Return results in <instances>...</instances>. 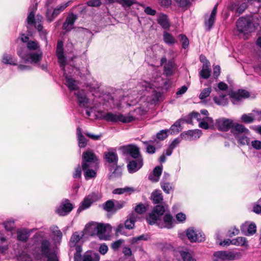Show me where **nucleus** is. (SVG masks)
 I'll list each match as a JSON object with an SVG mask.
<instances>
[{
    "mask_svg": "<svg viewBox=\"0 0 261 261\" xmlns=\"http://www.w3.org/2000/svg\"><path fill=\"white\" fill-rule=\"evenodd\" d=\"M136 212L139 214H142L146 211V207L142 203L138 204L135 208Z\"/></svg>",
    "mask_w": 261,
    "mask_h": 261,
    "instance_id": "obj_56",
    "label": "nucleus"
},
{
    "mask_svg": "<svg viewBox=\"0 0 261 261\" xmlns=\"http://www.w3.org/2000/svg\"><path fill=\"white\" fill-rule=\"evenodd\" d=\"M105 159L109 163L117 164L118 162V156L115 151H109L105 153Z\"/></svg>",
    "mask_w": 261,
    "mask_h": 261,
    "instance_id": "obj_26",
    "label": "nucleus"
},
{
    "mask_svg": "<svg viewBox=\"0 0 261 261\" xmlns=\"http://www.w3.org/2000/svg\"><path fill=\"white\" fill-rule=\"evenodd\" d=\"M116 1L125 9L129 8L132 5L136 3L135 0H116Z\"/></svg>",
    "mask_w": 261,
    "mask_h": 261,
    "instance_id": "obj_42",
    "label": "nucleus"
},
{
    "mask_svg": "<svg viewBox=\"0 0 261 261\" xmlns=\"http://www.w3.org/2000/svg\"><path fill=\"white\" fill-rule=\"evenodd\" d=\"M97 200V196L96 194L91 193L84 199L81 202V205L78 209V211H82L84 210L89 208L91 204Z\"/></svg>",
    "mask_w": 261,
    "mask_h": 261,
    "instance_id": "obj_12",
    "label": "nucleus"
},
{
    "mask_svg": "<svg viewBox=\"0 0 261 261\" xmlns=\"http://www.w3.org/2000/svg\"><path fill=\"white\" fill-rule=\"evenodd\" d=\"M187 236L191 242H202L204 240V235L200 231L190 228L187 230Z\"/></svg>",
    "mask_w": 261,
    "mask_h": 261,
    "instance_id": "obj_10",
    "label": "nucleus"
},
{
    "mask_svg": "<svg viewBox=\"0 0 261 261\" xmlns=\"http://www.w3.org/2000/svg\"><path fill=\"white\" fill-rule=\"evenodd\" d=\"M167 209V206L157 205L152 210L147 218L148 223L150 225L156 223L161 227L171 228L173 226L174 219L170 214H166L163 217V224H161V217Z\"/></svg>",
    "mask_w": 261,
    "mask_h": 261,
    "instance_id": "obj_1",
    "label": "nucleus"
},
{
    "mask_svg": "<svg viewBox=\"0 0 261 261\" xmlns=\"http://www.w3.org/2000/svg\"><path fill=\"white\" fill-rule=\"evenodd\" d=\"M202 132L200 129L189 130L182 133L180 137L185 140L192 141L199 138Z\"/></svg>",
    "mask_w": 261,
    "mask_h": 261,
    "instance_id": "obj_13",
    "label": "nucleus"
},
{
    "mask_svg": "<svg viewBox=\"0 0 261 261\" xmlns=\"http://www.w3.org/2000/svg\"><path fill=\"white\" fill-rule=\"evenodd\" d=\"M97 227L98 223H90L85 226V233L90 236L97 235Z\"/></svg>",
    "mask_w": 261,
    "mask_h": 261,
    "instance_id": "obj_23",
    "label": "nucleus"
},
{
    "mask_svg": "<svg viewBox=\"0 0 261 261\" xmlns=\"http://www.w3.org/2000/svg\"><path fill=\"white\" fill-rule=\"evenodd\" d=\"M27 47L30 50H36L39 46L36 41H30L28 42Z\"/></svg>",
    "mask_w": 261,
    "mask_h": 261,
    "instance_id": "obj_57",
    "label": "nucleus"
},
{
    "mask_svg": "<svg viewBox=\"0 0 261 261\" xmlns=\"http://www.w3.org/2000/svg\"><path fill=\"white\" fill-rule=\"evenodd\" d=\"M230 243H231V244L236 246H241L243 247L248 246V242L246 239L244 237H238L236 239H232Z\"/></svg>",
    "mask_w": 261,
    "mask_h": 261,
    "instance_id": "obj_33",
    "label": "nucleus"
},
{
    "mask_svg": "<svg viewBox=\"0 0 261 261\" xmlns=\"http://www.w3.org/2000/svg\"><path fill=\"white\" fill-rule=\"evenodd\" d=\"M158 22L164 28L167 29L170 24L167 18V16L163 14H161L158 16Z\"/></svg>",
    "mask_w": 261,
    "mask_h": 261,
    "instance_id": "obj_31",
    "label": "nucleus"
},
{
    "mask_svg": "<svg viewBox=\"0 0 261 261\" xmlns=\"http://www.w3.org/2000/svg\"><path fill=\"white\" fill-rule=\"evenodd\" d=\"M97 236L100 240H107L109 234L111 232L112 227L109 224L98 223Z\"/></svg>",
    "mask_w": 261,
    "mask_h": 261,
    "instance_id": "obj_9",
    "label": "nucleus"
},
{
    "mask_svg": "<svg viewBox=\"0 0 261 261\" xmlns=\"http://www.w3.org/2000/svg\"><path fill=\"white\" fill-rule=\"evenodd\" d=\"M242 121L246 123H252L254 119V113L253 114H243L241 118Z\"/></svg>",
    "mask_w": 261,
    "mask_h": 261,
    "instance_id": "obj_41",
    "label": "nucleus"
},
{
    "mask_svg": "<svg viewBox=\"0 0 261 261\" xmlns=\"http://www.w3.org/2000/svg\"><path fill=\"white\" fill-rule=\"evenodd\" d=\"M168 131H169V130H164V129H163V130L160 131V132H159L156 134V138L160 140H164L167 137V136H168L167 132Z\"/></svg>",
    "mask_w": 261,
    "mask_h": 261,
    "instance_id": "obj_50",
    "label": "nucleus"
},
{
    "mask_svg": "<svg viewBox=\"0 0 261 261\" xmlns=\"http://www.w3.org/2000/svg\"><path fill=\"white\" fill-rule=\"evenodd\" d=\"M30 12L27 17V22L29 24H35V27L37 28L39 32L43 30L42 24L36 21L35 18V11L36 10V6H33V8L31 9Z\"/></svg>",
    "mask_w": 261,
    "mask_h": 261,
    "instance_id": "obj_17",
    "label": "nucleus"
},
{
    "mask_svg": "<svg viewBox=\"0 0 261 261\" xmlns=\"http://www.w3.org/2000/svg\"><path fill=\"white\" fill-rule=\"evenodd\" d=\"M104 209L107 212L115 211V204L112 200L107 201L104 204Z\"/></svg>",
    "mask_w": 261,
    "mask_h": 261,
    "instance_id": "obj_44",
    "label": "nucleus"
},
{
    "mask_svg": "<svg viewBox=\"0 0 261 261\" xmlns=\"http://www.w3.org/2000/svg\"><path fill=\"white\" fill-rule=\"evenodd\" d=\"M155 141L154 140H149L147 141H142L143 144L146 145V152L149 154H153L155 152V148L154 146L151 144L153 143Z\"/></svg>",
    "mask_w": 261,
    "mask_h": 261,
    "instance_id": "obj_38",
    "label": "nucleus"
},
{
    "mask_svg": "<svg viewBox=\"0 0 261 261\" xmlns=\"http://www.w3.org/2000/svg\"><path fill=\"white\" fill-rule=\"evenodd\" d=\"M4 227L6 230L11 231L14 226V222L11 221H8L4 223Z\"/></svg>",
    "mask_w": 261,
    "mask_h": 261,
    "instance_id": "obj_60",
    "label": "nucleus"
},
{
    "mask_svg": "<svg viewBox=\"0 0 261 261\" xmlns=\"http://www.w3.org/2000/svg\"><path fill=\"white\" fill-rule=\"evenodd\" d=\"M77 17L73 14H71L67 17L66 21L63 25V28L67 31L72 29L73 24L76 19Z\"/></svg>",
    "mask_w": 261,
    "mask_h": 261,
    "instance_id": "obj_22",
    "label": "nucleus"
},
{
    "mask_svg": "<svg viewBox=\"0 0 261 261\" xmlns=\"http://www.w3.org/2000/svg\"><path fill=\"white\" fill-rule=\"evenodd\" d=\"M241 253L239 252L220 251L213 254V261H230L241 258Z\"/></svg>",
    "mask_w": 261,
    "mask_h": 261,
    "instance_id": "obj_6",
    "label": "nucleus"
},
{
    "mask_svg": "<svg viewBox=\"0 0 261 261\" xmlns=\"http://www.w3.org/2000/svg\"><path fill=\"white\" fill-rule=\"evenodd\" d=\"M214 121L212 118L206 117L199 121V126L203 129H207L213 125Z\"/></svg>",
    "mask_w": 261,
    "mask_h": 261,
    "instance_id": "obj_27",
    "label": "nucleus"
},
{
    "mask_svg": "<svg viewBox=\"0 0 261 261\" xmlns=\"http://www.w3.org/2000/svg\"><path fill=\"white\" fill-rule=\"evenodd\" d=\"M179 38L182 43V47L185 49L188 47L189 44L188 38L185 35L181 34L179 35Z\"/></svg>",
    "mask_w": 261,
    "mask_h": 261,
    "instance_id": "obj_48",
    "label": "nucleus"
},
{
    "mask_svg": "<svg viewBox=\"0 0 261 261\" xmlns=\"http://www.w3.org/2000/svg\"><path fill=\"white\" fill-rule=\"evenodd\" d=\"M125 225L123 226L122 224H119L115 229V233L117 236L119 234H125Z\"/></svg>",
    "mask_w": 261,
    "mask_h": 261,
    "instance_id": "obj_52",
    "label": "nucleus"
},
{
    "mask_svg": "<svg viewBox=\"0 0 261 261\" xmlns=\"http://www.w3.org/2000/svg\"><path fill=\"white\" fill-rule=\"evenodd\" d=\"M124 242L123 240L120 239L118 240L113 243L111 244V247L114 250H117L121 246L122 243Z\"/></svg>",
    "mask_w": 261,
    "mask_h": 261,
    "instance_id": "obj_58",
    "label": "nucleus"
},
{
    "mask_svg": "<svg viewBox=\"0 0 261 261\" xmlns=\"http://www.w3.org/2000/svg\"><path fill=\"white\" fill-rule=\"evenodd\" d=\"M87 4L90 7H98L101 4L100 0H90L87 2Z\"/></svg>",
    "mask_w": 261,
    "mask_h": 261,
    "instance_id": "obj_61",
    "label": "nucleus"
},
{
    "mask_svg": "<svg viewBox=\"0 0 261 261\" xmlns=\"http://www.w3.org/2000/svg\"><path fill=\"white\" fill-rule=\"evenodd\" d=\"M211 72L210 62L205 59V62L203 63L202 69L199 73L200 76L203 79H207L210 77Z\"/></svg>",
    "mask_w": 261,
    "mask_h": 261,
    "instance_id": "obj_21",
    "label": "nucleus"
},
{
    "mask_svg": "<svg viewBox=\"0 0 261 261\" xmlns=\"http://www.w3.org/2000/svg\"><path fill=\"white\" fill-rule=\"evenodd\" d=\"M50 243L47 240H43L41 243V249L42 253L47 258L51 257L49 252Z\"/></svg>",
    "mask_w": 261,
    "mask_h": 261,
    "instance_id": "obj_29",
    "label": "nucleus"
},
{
    "mask_svg": "<svg viewBox=\"0 0 261 261\" xmlns=\"http://www.w3.org/2000/svg\"><path fill=\"white\" fill-rule=\"evenodd\" d=\"M134 190L132 188L125 187L124 188H117L113 190V193L114 194H122L124 193H132Z\"/></svg>",
    "mask_w": 261,
    "mask_h": 261,
    "instance_id": "obj_40",
    "label": "nucleus"
},
{
    "mask_svg": "<svg viewBox=\"0 0 261 261\" xmlns=\"http://www.w3.org/2000/svg\"><path fill=\"white\" fill-rule=\"evenodd\" d=\"M184 261H196L192 255L189 252H184L181 254Z\"/></svg>",
    "mask_w": 261,
    "mask_h": 261,
    "instance_id": "obj_54",
    "label": "nucleus"
},
{
    "mask_svg": "<svg viewBox=\"0 0 261 261\" xmlns=\"http://www.w3.org/2000/svg\"><path fill=\"white\" fill-rule=\"evenodd\" d=\"M163 37L164 41L169 45L174 44L176 42L175 38L167 32L163 33Z\"/></svg>",
    "mask_w": 261,
    "mask_h": 261,
    "instance_id": "obj_34",
    "label": "nucleus"
},
{
    "mask_svg": "<svg viewBox=\"0 0 261 261\" xmlns=\"http://www.w3.org/2000/svg\"><path fill=\"white\" fill-rule=\"evenodd\" d=\"M64 71V76L65 77V84L70 90H74L77 89V82L72 78L68 77L65 71Z\"/></svg>",
    "mask_w": 261,
    "mask_h": 261,
    "instance_id": "obj_28",
    "label": "nucleus"
},
{
    "mask_svg": "<svg viewBox=\"0 0 261 261\" xmlns=\"http://www.w3.org/2000/svg\"><path fill=\"white\" fill-rule=\"evenodd\" d=\"M211 91L212 89L210 87L203 89L199 94V98L201 100L204 99L210 95Z\"/></svg>",
    "mask_w": 261,
    "mask_h": 261,
    "instance_id": "obj_45",
    "label": "nucleus"
},
{
    "mask_svg": "<svg viewBox=\"0 0 261 261\" xmlns=\"http://www.w3.org/2000/svg\"><path fill=\"white\" fill-rule=\"evenodd\" d=\"M3 62L5 64L10 65H16V61L13 59L11 55L5 54L4 55L3 58Z\"/></svg>",
    "mask_w": 261,
    "mask_h": 261,
    "instance_id": "obj_43",
    "label": "nucleus"
},
{
    "mask_svg": "<svg viewBox=\"0 0 261 261\" xmlns=\"http://www.w3.org/2000/svg\"><path fill=\"white\" fill-rule=\"evenodd\" d=\"M234 125L232 120L222 118L216 120L215 126L220 130L227 131L230 128L232 129Z\"/></svg>",
    "mask_w": 261,
    "mask_h": 261,
    "instance_id": "obj_11",
    "label": "nucleus"
},
{
    "mask_svg": "<svg viewBox=\"0 0 261 261\" xmlns=\"http://www.w3.org/2000/svg\"><path fill=\"white\" fill-rule=\"evenodd\" d=\"M257 25L252 16L242 17L237 21V30L240 34L244 35L245 39L247 38V35L255 31Z\"/></svg>",
    "mask_w": 261,
    "mask_h": 261,
    "instance_id": "obj_3",
    "label": "nucleus"
},
{
    "mask_svg": "<svg viewBox=\"0 0 261 261\" xmlns=\"http://www.w3.org/2000/svg\"><path fill=\"white\" fill-rule=\"evenodd\" d=\"M50 230L54 236H57L59 238H61L62 233L56 226H53L50 228Z\"/></svg>",
    "mask_w": 261,
    "mask_h": 261,
    "instance_id": "obj_55",
    "label": "nucleus"
},
{
    "mask_svg": "<svg viewBox=\"0 0 261 261\" xmlns=\"http://www.w3.org/2000/svg\"><path fill=\"white\" fill-rule=\"evenodd\" d=\"M231 132L240 145L244 146L249 144L250 132L245 126L237 123L234 124Z\"/></svg>",
    "mask_w": 261,
    "mask_h": 261,
    "instance_id": "obj_4",
    "label": "nucleus"
},
{
    "mask_svg": "<svg viewBox=\"0 0 261 261\" xmlns=\"http://www.w3.org/2000/svg\"><path fill=\"white\" fill-rule=\"evenodd\" d=\"M225 95L222 94L218 97H214V101L218 105L225 106L227 104V99L225 98Z\"/></svg>",
    "mask_w": 261,
    "mask_h": 261,
    "instance_id": "obj_39",
    "label": "nucleus"
},
{
    "mask_svg": "<svg viewBox=\"0 0 261 261\" xmlns=\"http://www.w3.org/2000/svg\"><path fill=\"white\" fill-rule=\"evenodd\" d=\"M162 172V166H157L154 169L152 173L149 175L148 178L152 181L157 182L159 180Z\"/></svg>",
    "mask_w": 261,
    "mask_h": 261,
    "instance_id": "obj_25",
    "label": "nucleus"
},
{
    "mask_svg": "<svg viewBox=\"0 0 261 261\" xmlns=\"http://www.w3.org/2000/svg\"><path fill=\"white\" fill-rule=\"evenodd\" d=\"M70 2H68L65 4H62L57 6L53 11L51 16H49V12L48 11L46 12V17L47 20L49 21H51L53 19L57 17L61 12H62L66 7H67L70 4Z\"/></svg>",
    "mask_w": 261,
    "mask_h": 261,
    "instance_id": "obj_18",
    "label": "nucleus"
},
{
    "mask_svg": "<svg viewBox=\"0 0 261 261\" xmlns=\"http://www.w3.org/2000/svg\"><path fill=\"white\" fill-rule=\"evenodd\" d=\"M143 165V158L130 161L127 165V169L130 173H134L140 169Z\"/></svg>",
    "mask_w": 261,
    "mask_h": 261,
    "instance_id": "obj_15",
    "label": "nucleus"
},
{
    "mask_svg": "<svg viewBox=\"0 0 261 261\" xmlns=\"http://www.w3.org/2000/svg\"><path fill=\"white\" fill-rule=\"evenodd\" d=\"M83 261H99L98 254L92 252H87L83 256Z\"/></svg>",
    "mask_w": 261,
    "mask_h": 261,
    "instance_id": "obj_30",
    "label": "nucleus"
},
{
    "mask_svg": "<svg viewBox=\"0 0 261 261\" xmlns=\"http://www.w3.org/2000/svg\"><path fill=\"white\" fill-rule=\"evenodd\" d=\"M82 170L80 166L79 165L76 168L75 172L73 174L74 178H80L81 177Z\"/></svg>",
    "mask_w": 261,
    "mask_h": 261,
    "instance_id": "obj_63",
    "label": "nucleus"
},
{
    "mask_svg": "<svg viewBox=\"0 0 261 261\" xmlns=\"http://www.w3.org/2000/svg\"><path fill=\"white\" fill-rule=\"evenodd\" d=\"M181 121L180 120H178L171 126L169 130L171 134H177L182 130V127L181 126Z\"/></svg>",
    "mask_w": 261,
    "mask_h": 261,
    "instance_id": "obj_35",
    "label": "nucleus"
},
{
    "mask_svg": "<svg viewBox=\"0 0 261 261\" xmlns=\"http://www.w3.org/2000/svg\"><path fill=\"white\" fill-rule=\"evenodd\" d=\"M175 1L180 7H187L190 3L189 0H175Z\"/></svg>",
    "mask_w": 261,
    "mask_h": 261,
    "instance_id": "obj_62",
    "label": "nucleus"
},
{
    "mask_svg": "<svg viewBox=\"0 0 261 261\" xmlns=\"http://www.w3.org/2000/svg\"><path fill=\"white\" fill-rule=\"evenodd\" d=\"M241 230L246 236L252 235L256 232V225L254 223L249 224L248 222H245L241 226Z\"/></svg>",
    "mask_w": 261,
    "mask_h": 261,
    "instance_id": "obj_19",
    "label": "nucleus"
},
{
    "mask_svg": "<svg viewBox=\"0 0 261 261\" xmlns=\"http://www.w3.org/2000/svg\"><path fill=\"white\" fill-rule=\"evenodd\" d=\"M136 221V217L134 214L129 215V218L125 221L124 225L126 229H133L135 226Z\"/></svg>",
    "mask_w": 261,
    "mask_h": 261,
    "instance_id": "obj_37",
    "label": "nucleus"
},
{
    "mask_svg": "<svg viewBox=\"0 0 261 261\" xmlns=\"http://www.w3.org/2000/svg\"><path fill=\"white\" fill-rule=\"evenodd\" d=\"M252 147L256 150L261 149V142L258 140H254L251 142Z\"/></svg>",
    "mask_w": 261,
    "mask_h": 261,
    "instance_id": "obj_64",
    "label": "nucleus"
},
{
    "mask_svg": "<svg viewBox=\"0 0 261 261\" xmlns=\"http://www.w3.org/2000/svg\"><path fill=\"white\" fill-rule=\"evenodd\" d=\"M151 198L154 204L161 203L163 201V196L160 191H155L151 194Z\"/></svg>",
    "mask_w": 261,
    "mask_h": 261,
    "instance_id": "obj_36",
    "label": "nucleus"
},
{
    "mask_svg": "<svg viewBox=\"0 0 261 261\" xmlns=\"http://www.w3.org/2000/svg\"><path fill=\"white\" fill-rule=\"evenodd\" d=\"M56 54L59 60V62L60 64V67L63 71H65V65L66 61L64 56L63 49H57Z\"/></svg>",
    "mask_w": 261,
    "mask_h": 261,
    "instance_id": "obj_32",
    "label": "nucleus"
},
{
    "mask_svg": "<svg viewBox=\"0 0 261 261\" xmlns=\"http://www.w3.org/2000/svg\"><path fill=\"white\" fill-rule=\"evenodd\" d=\"M138 88H142V90L147 91L152 88V85L146 81H143L138 85Z\"/></svg>",
    "mask_w": 261,
    "mask_h": 261,
    "instance_id": "obj_46",
    "label": "nucleus"
},
{
    "mask_svg": "<svg viewBox=\"0 0 261 261\" xmlns=\"http://www.w3.org/2000/svg\"><path fill=\"white\" fill-rule=\"evenodd\" d=\"M249 93L245 90H239L237 92H233L231 94V101L233 104H237L244 98H248Z\"/></svg>",
    "mask_w": 261,
    "mask_h": 261,
    "instance_id": "obj_16",
    "label": "nucleus"
},
{
    "mask_svg": "<svg viewBox=\"0 0 261 261\" xmlns=\"http://www.w3.org/2000/svg\"><path fill=\"white\" fill-rule=\"evenodd\" d=\"M123 154H130L134 159H138L142 158L140 154L139 148L134 144L122 146L119 148Z\"/></svg>",
    "mask_w": 261,
    "mask_h": 261,
    "instance_id": "obj_8",
    "label": "nucleus"
},
{
    "mask_svg": "<svg viewBox=\"0 0 261 261\" xmlns=\"http://www.w3.org/2000/svg\"><path fill=\"white\" fill-rule=\"evenodd\" d=\"M18 56L22 59L25 62H29L33 64H37L40 61L42 54L41 53H34L25 54L24 49H21L18 51Z\"/></svg>",
    "mask_w": 261,
    "mask_h": 261,
    "instance_id": "obj_7",
    "label": "nucleus"
},
{
    "mask_svg": "<svg viewBox=\"0 0 261 261\" xmlns=\"http://www.w3.org/2000/svg\"><path fill=\"white\" fill-rule=\"evenodd\" d=\"M72 209V204L69 202L68 200H66L62 202L57 208L56 212L60 216H63L67 215Z\"/></svg>",
    "mask_w": 261,
    "mask_h": 261,
    "instance_id": "obj_14",
    "label": "nucleus"
},
{
    "mask_svg": "<svg viewBox=\"0 0 261 261\" xmlns=\"http://www.w3.org/2000/svg\"><path fill=\"white\" fill-rule=\"evenodd\" d=\"M75 94L77 95L80 106L83 107H86L88 103V99L86 96L85 92L83 90L78 91Z\"/></svg>",
    "mask_w": 261,
    "mask_h": 261,
    "instance_id": "obj_24",
    "label": "nucleus"
},
{
    "mask_svg": "<svg viewBox=\"0 0 261 261\" xmlns=\"http://www.w3.org/2000/svg\"><path fill=\"white\" fill-rule=\"evenodd\" d=\"M79 146L81 148L85 147L87 145V140L85 137L83 135L77 137Z\"/></svg>",
    "mask_w": 261,
    "mask_h": 261,
    "instance_id": "obj_53",
    "label": "nucleus"
},
{
    "mask_svg": "<svg viewBox=\"0 0 261 261\" xmlns=\"http://www.w3.org/2000/svg\"><path fill=\"white\" fill-rule=\"evenodd\" d=\"M161 187L163 191L167 194H169L172 190L171 186L168 182L162 183Z\"/></svg>",
    "mask_w": 261,
    "mask_h": 261,
    "instance_id": "obj_59",
    "label": "nucleus"
},
{
    "mask_svg": "<svg viewBox=\"0 0 261 261\" xmlns=\"http://www.w3.org/2000/svg\"><path fill=\"white\" fill-rule=\"evenodd\" d=\"M81 238V237L78 232H74L72 234L70 241L71 246H74L80 240Z\"/></svg>",
    "mask_w": 261,
    "mask_h": 261,
    "instance_id": "obj_47",
    "label": "nucleus"
},
{
    "mask_svg": "<svg viewBox=\"0 0 261 261\" xmlns=\"http://www.w3.org/2000/svg\"><path fill=\"white\" fill-rule=\"evenodd\" d=\"M98 167V161L95 154L91 151H87L83 154L82 168L86 170V178L94 177Z\"/></svg>",
    "mask_w": 261,
    "mask_h": 261,
    "instance_id": "obj_2",
    "label": "nucleus"
},
{
    "mask_svg": "<svg viewBox=\"0 0 261 261\" xmlns=\"http://www.w3.org/2000/svg\"><path fill=\"white\" fill-rule=\"evenodd\" d=\"M215 20V16L210 15L208 20H205V25L207 28V30L210 31L212 27Z\"/></svg>",
    "mask_w": 261,
    "mask_h": 261,
    "instance_id": "obj_49",
    "label": "nucleus"
},
{
    "mask_svg": "<svg viewBox=\"0 0 261 261\" xmlns=\"http://www.w3.org/2000/svg\"><path fill=\"white\" fill-rule=\"evenodd\" d=\"M28 237V234L24 231H19L17 232V238L20 241H26Z\"/></svg>",
    "mask_w": 261,
    "mask_h": 261,
    "instance_id": "obj_51",
    "label": "nucleus"
},
{
    "mask_svg": "<svg viewBox=\"0 0 261 261\" xmlns=\"http://www.w3.org/2000/svg\"><path fill=\"white\" fill-rule=\"evenodd\" d=\"M98 117L100 119L112 123H117L119 121L123 123H128L135 119L134 117L129 114L123 115L119 113H113L102 111L98 112Z\"/></svg>",
    "mask_w": 261,
    "mask_h": 261,
    "instance_id": "obj_5",
    "label": "nucleus"
},
{
    "mask_svg": "<svg viewBox=\"0 0 261 261\" xmlns=\"http://www.w3.org/2000/svg\"><path fill=\"white\" fill-rule=\"evenodd\" d=\"M247 7V4L246 3H243L240 5L238 3H234L229 6V9L236 12L238 15L242 14Z\"/></svg>",
    "mask_w": 261,
    "mask_h": 261,
    "instance_id": "obj_20",
    "label": "nucleus"
}]
</instances>
